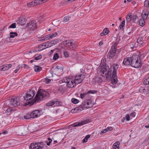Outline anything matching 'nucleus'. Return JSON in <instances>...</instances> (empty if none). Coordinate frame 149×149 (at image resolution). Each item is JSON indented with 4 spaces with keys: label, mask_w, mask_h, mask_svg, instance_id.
<instances>
[{
    "label": "nucleus",
    "mask_w": 149,
    "mask_h": 149,
    "mask_svg": "<svg viewBox=\"0 0 149 149\" xmlns=\"http://www.w3.org/2000/svg\"><path fill=\"white\" fill-rule=\"evenodd\" d=\"M48 93L47 91L40 89L38 91L34 98L33 99L34 101H29L27 102H36L45 100L48 98Z\"/></svg>",
    "instance_id": "1"
},
{
    "label": "nucleus",
    "mask_w": 149,
    "mask_h": 149,
    "mask_svg": "<svg viewBox=\"0 0 149 149\" xmlns=\"http://www.w3.org/2000/svg\"><path fill=\"white\" fill-rule=\"evenodd\" d=\"M141 62L140 56L137 55H133L131 57L130 65L135 68H137L140 67Z\"/></svg>",
    "instance_id": "2"
},
{
    "label": "nucleus",
    "mask_w": 149,
    "mask_h": 149,
    "mask_svg": "<svg viewBox=\"0 0 149 149\" xmlns=\"http://www.w3.org/2000/svg\"><path fill=\"white\" fill-rule=\"evenodd\" d=\"M112 67H113V71L111 82L113 84H116L118 81L117 79L116 71L118 68V65L117 64H114L111 66V68H112Z\"/></svg>",
    "instance_id": "3"
},
{
    "label": "nucleus",
    "mask_w": 149,
    "mask_h": 149,
    "mask_svg": "<svg viewBox=\"0 0 149 149\" xmlns=\"http://www.w3.org/2000/svg\"><path fill=\"white\" fill-rule=\"evenodd\" d=\"M117 45V43L114 42L113 45L111 47L109 53V55L108 56L109 58H112L115 56L116 53V50H117L116 47Z\"/></svg>",
    "instance_id": "4"
},
{
    "label": "nucleus",
    "mask_w": 149,
    "mask_h": 149,
    "mask_svg": "<svg viewBox=\"0 0 149 149\" xmlns=\"http://www.w3.org/2000/svg\"><path fill=\"white\" fill-rule=\"evenodd\" d=\"M6 102H24V98L22 96L15 97L13 96L9 97L7 101Z\"/></svg>",
    "instance_id": "5"
},
{
    "label": "nucleus",
    "mask_w": 149,
    "mask_h": 149,
    "mask_svg": "<svg viewBox=\"0 0 149 149\" xmlns=\"http://www.w3.org/2000/svg\"><path fill=\"white\" fill-rule=\"evenodd\" d=\"M34 91L32 90H30L26 94L25 97H23L24 101V100L29 101L32 99L34 96Z\"/></svg>",
    "instance_id": "6"
},
{
    "label": "nucleus",
    "mask_w": 149,
    "mask_h": 149,
    "mask_svg": "<svg viewBox=\"0 0 149 149\" xmlns=\"http://www.w3.org/2000/svg\"><path fill=\"white\" fill-rule=\"evenodd\" d=\"M64 82L66 83L67 87L69 88L74 87L76 84L75 81H74L72 79L69 78L66 79V81Z\"/></svg>",
    "instance_id": "7"
},
{
    "label": "nucleus",
    "mask_w": 149,
    "mask_h": 149,
    "mask_svg": "<svg viewBox=\"0 0 149 149\" xmlns=\"http://www.w3.org/2000/svg\"><path fill=\"white\" fill-rule=\"evenodd\" d=\"M94 103H82L79 107V109L80 111L84 109L85 108L88 109L93 107Z\"/></svg>",
    "instance_id": "8"
},
{
    "label": "nucleus",
    "mask_w": 149,
    "mask_h": 149,
    "mask_svg": "<svg viewBox=\"0 0 149 149\" xmlns=\"http://www.w3.org/2000/svg\"><path fill=\"white\" fill-rule=\"evenodd\" d=\"M36 23L34 21H31L27 24L26 28L29 29L34 30L37 28Z\"/></svg>",
    "instance_id": "9"
},
{
    "label": "nucleus",
    "mask_w": 149,
    "mask_h": 149,
    "mask_svg": "<svg viewBox=\"0 0 149 149\" xmlns=\"http://www.w3.org/2000/svg\"><path fill=\"white\" fill-rule=\"evenodd\" d=\"M64 42L63 45L68 47L70 49L74 50L75 49V46H73L74 44L71 40H65Z\"/></svg>",
    "instance_id": "10"
},
{
    "label": "nucleus",
    "mask_w": 149,
    "mask_h": 149,
    "mask_svg": "<svg viewBox=\"0 0 149 149\" xmlns=\"http://www.w3.org/2000/svg\"><path fill=\"white\" fill-rule=\"evenodd\" d=\"M89 122V120L87 119L83 121H82L80 122L74 123L73 124L69 125V127H70V126L74 127L77 126H79L88 123Z\"/></svg>",
    "instance_id": "11"
},
{
    "label": "nucleus",
    "mask_w": 149,
    "mask_h": 149,
    "mask_svg": "<svg viewBox=\"0 0 149 149\" xmlns=\"http://www.w3.org/2000/svg\"><path fill=\"white\" fill-rule=\"evenodd\" d=\"M85 76L83 74H81L76 76L75 77V80L77 84L81 83L84 79Z\"/></svg>",
    "instance_id": "12"
},
{
    "label": "nucleus",
    "mask_w": 149,
    "mask_h": 149,
    "mask_svg": "<svg viewBox=\"0 0 149 149\" xmlns=\"http://www.w3.org/2000/svg\"><path fill=\"white\" fill-rule=\"evenodd\" d=\"M40 111L39 110H36L33 111L30 114L31 118H36L39 116V112Z\"/></svg>",
    "instance_id": "13"
},
{
    "label": "nucleus",
    "mask_w": 149,
    "mask_h": 149,
    "mask_svg": "<svg viewBox=\"0 0 149 149\" xmlns=\"http://www.w3.org/2000/svg\"><path fill=\"white\" fill-rule=\"evenodd\" d=\"M131 61V57L125 58L123 61V63L125 65H130Z\"/></svg>",
    "instance_id": "14"
},
{
    "label": "nucleus",
    "mask_w": 149,
    "mask_h": 149,
    "mask_svg": "<svg viewBox=\"0 0 149 149\" xmlns=\"http://www.w3.org/2000/svg\"><path fill=\"white\" fill-rule=\"evenodd\" d=\"M46 105L47 107L50 106L52 107H55L61 106L60 103H47Z\"/></svg>",
    "instance_id": "15"
},
{
    "label": "nucleus",
    "mask_w": 149,
    "mask_h": 149,
    "mask_svg": "<svg viewBox=\"0 0 149 149\" xmlns=\"http://www.w3.org/2000/svg\"><path fill=\"white\" fill-rule=\"evenodd\" d=\"M12 65L11 64L6 65L3 66L0 70L2 71H5L8 70L9 68L11 67Z\"/></svg>",
    "instance_id": "16"
},
{
    "label": "nucleus",
    "mask_w": 149,
    "mask_h": 149,
    "mask_svg": "<svg viewBox=\"0 0 149 149\" xmlns=\"http://www.w3.org/2000/svg\"><path fill=\"white\" fill-rule=\"evenodd\" d=\"M42 46L44 47L42 49V50L47 48L48 47H51V45L50 44L49 41L42 44Z\"/></svg>",
    "instance_id": "17"
},
{
    "label": "nucleus",
    "mask_w": 149,
    "mask_h": 149,
    "mask_svg": "<svg viewBox=\"0 0 149 149\" xmlns=\"http://www.w3.org/2000/svg\"><path fill=\"white\" fill-rule=\"evenodd\" d=\"M31 149H39L38 145L37 143H32L30 146Z\"/></svg>",
    "instance_id": "18"
},
{
    "label": "nucleus",
    "mask_w": 149,
    "mask_h": 149,
    "mask_svg": "<svg viewBox=\"0 0 149 149\" xmlns=\"http://www.w3.org/2000/svg\"><path fill=\"white\" fill-rule=\"evenodd\" d=\"M109 32L108 29L106 28L103 30V32L102 33H100V35L101 36H102L104 35H106Z\"/></svg>",
    "instance_id": "19"
},
{
    "label": "nucleus",
    "mask_w": 149,
    "mask_h": 149,
    "mask_svg": "<svg viewBox=\"0 0 149 149\" xmlns=\"http://www.w3.org/2000/svg\"><path fill=\"white\" fill-rule=\"evenodd\" d=\"M110 69L107 71V72H105V75H107L106 78H112V76H111V71L110 70Z\"/></svg>",
    "instance_id": "20"
},
{
    "label": "nucleus",
    "mask_w": 149,
    "mask_h": 149,
    "mask_svg": "<svg viewBox=\"0 0 149 149\" xmlns=\"http://www.w3.org/2000/svg\"><path fill=\"white\" fill-rule=\"evenodd\" d=\"M120 143L118 141L114 143L113 146V149H119Z\"/></svg>",
    "instance_id": "21"
},
{
    "label": "nucleus",
    "mask_w": 149,
    "mask_h": 149,
    "mask_svg": "<svg viewBox=\"0 0 149 149\" xmlns=\"http://www.w3.org/2000/svg\"><path fill=\"white\" fill-rule=\"evenodd\" d=\"M143 85H140L138 86V88L139 89V92L143 94V91L145 90V87H143Z\"/></svg>",
    "instance_id": "22"
},
{
    "label": "nucleus",
    "mask_w": 149,
    "mask_h": 149,
    "mask_svg": "<svg viewBox=\"0 0 149 149\" xmlns=\"http://www.w3.org/2000/svg\"><path fill=\"white\" fill-rule=\"evenodd\" d=\"M137 42L141 45V46H143L145 44V43L143 42L142 38H139L137 40Z\"/></svg>",
    "instance_id": "23"
},
{
    "label": "nucleus",
    "mask_w": 149,
    "mask_h": 149,
    "mask_svg": "<svg viewBox=\"0 0 149 149\" xmlns=\"http://www.w3.org/2000/svg\"><path fill=\"white\" fill-rule=\"evenodd\" d=\"M130 14L131 13H129L128 14L126 17V22L127 23H129L131 20L132 18V16Z\"/></svg>",
    "instance_id": "24"
},
{
    "label": "nucleus",
    "mask_w": 149,
    "mask_h": 149,
    "mask_svg": "<svg viewBox=\"0 0 149 149\" xmlns=\"http://www.w3.org/2000/svg\"><path fill=\"white\" fill-rule=\"evenodd\" d=\"M27 6L30 7H32L34 6H36L35 0L28 3Z\"/></svg>",
    "instance_id": "25"
},
{
    "label": "nucleus",
    "mask_w": 149,
    "mask_h": 149,
    "mask_svg": "<svg viewBox=\"0 0 149 149\" xmlns=\"http://www.w3.org/2000/svg\"><path fill=\"white\" fill-rule=\"evenodd\" d=\"M50 44L51 45V46L52 45L57 44L59 42V40L57 39H56L54 40L49 41Z\"/></svg>",
    "instance_id": "26"
},
{
    "label": "nucleus",
    "mask_w": 149,
    "mask_h": 149,
    "mask_svg": "<svg viewBox=\"0 0 149 149\" xmlns=\"http://www.w3.org/2000/svg\"><path fill=\"white\" fill-rule=\"evenodd\" d=\"M148 14H147L146 12H143L141 14L142 18L143 19H147Z\"/></svg>",
    "instance_id": "27"
},
{
    "label": "nucleus",
    "mask_w": 149,
    "mask_h": 149,
    "mask_svg": "<svg viewBox=\"0 0 149 149\" xmlns=\"http://www.w3.org/2000/svg\"><path fill=\"white\" fill-rule=\"evenodd\" d=\"M42 70V68L38 65L35 66L34 67V70L35 72H38Z\"/></svg>",
    "instance_id": "28"
},
{
    "label": "nucleus",
    "mask_w": 149,
    "mask_h": 149,
    "mask_svg": "<svg viewBox=\"0 0 149 149\" xmlns=\"http://www.w3.org/2000/svg\"><path fill=\"white\" fill-rule=\"evenodd\" d=\"M10 38H14L15 36H17L18 34L16 32H10Z\"/></svg>",
    "instance_id": "29"
},
{
    "label": "nucleus",
    "mask_w": 149,
    "mask_h": 149,
    "mask_svg": "<svg viewBox=\"0 0 149 149\" xmlns=\"http://www.w3.org/2000/svg\"><path fill=\"white\" fill-rule=\"evenodd\" d=\"M106 67V66H104V65L103 67L101 69L100 72L101 73H102V74H105V72L107 70V68Z\"/></svg>",
    "instance_id": "30"
},
{
    "label": "nucleus",
    "mask_w": 149,
    "mask_h": 149,
    "mask_svg": "<svg viewBox=\"0 0 149 149\" xmlns=\"http://www.w3.org/2000/svg\"><path fill=\"white\" fill-rule=\"evenodd\" d=\"M49 34L45 36V37H42V39L39 40V41H41L42 40H49L50 38H49Z\"/></svg>",
    "instance_id": "31"
},
{
    "label": "nucleus",
    "mask_w": 149,
    "mask_h": 149,
    "mask_svg": "<svg viewBox=\"0 0 149 149\" xmlns=\"http://www.w3.org/2000/svg\"><path fill=\"white\" fill-rule=\"evenodd\" d=\"M23 19H22L21 18H19L18 20H17V22L18 24H19L21 25H24L25 24L24 21L23 22Z\"/></svg>",
    "instance_id": "32"
},
{
    "label": "nucleus",
    "mask_w": 149,
    "mask_h": 149,
    "mask_svg": "<svg viewBox=\"0 0 149 149\" xmlns=\"http://www.w3.org/2000/svg\"><path fill=\"white\" fill-rule=\"evenodd\" d=\"M149 93V87H148L147 88H145V90L143 91V94L145 95Z\"/></svg>",
    "instance_id": "33"
},
{
    "label": "nucleus",
    "mask_w": 149,
    "mask_h": 149,
    "mask_svg": "<svg viewBox=\"0 0 149 149\" xmlns=\"http://www.w3.org/2000/svg\"><path fill=\"white\" fill-rule=\"evenodd\" d=\"M38 145V147L39 149L42 148L44 146L43 143L42 142L37 143Z\"/></svg>",
    "instance_id": "34"
},
{
    "label": "nucleus",
    "mask_w": 149,
    "mask_h": 149,
    "mask_svg": "<svg viewBox=\"0 0 149 149\" xmlns=\"http://www.w3.org/2000/svg\"><path fill=\"white\" fill-rule=\"evenodd\" d=\"M90 136V135H87L83 139L82 141L83 142H86L87 141L88 139Z\"/></svg>",
    "instance_id": "35"
},
{
    "label": "nucleus",
    "mask_w": 149,
    "mask_h": 149,
    "mask_svg": "<svg viewBox=\"0 0 149 149\" xmlns=\"http://www.w3.org/2000/svg\"><path fill=\"white\" fill-rule=\"evenodd\" d=\"M36 6L42 4L41 0H35Z\"/></svg>",
    "instance_id": "36"
},
{
    "label": "nucleus",
    "mask_w": 149,
    "mask_h": 149,
    "mask_svg": "<svg viewBox=\"0 0 149 149\" xmlns=\"http://www.w3.org/2000/svg\"><path fill=\"white\" fill-rule=\"evenodd\" d=\"M144 6L146 7H149V0H146L144 2Z\"/></svg>",
    "instance_id": "37"
},
{
    "label": "nucleus",
    "mask_w": 149,
    "mask_h": 149,
    "mask_svg": "<svg viewBox=\"0 0 149 149\" xmlns=\"http://www.w3.org/2000/svg\"><path fill=\"white\" fill-rule=\"evenodd\" d=\"M24 118L25 119H28L30 118H31L30 114H27L25 116H24Z\"/></svg>",
    "instance_id": "38"
},
{
    "label": "nucleus",
    "mask_w": 149,
    "mask_h": 149,
    "mask_svg": "<svg viewBox=\"0 0 149 149\" xmlns=\"http://www.w3.org/2000/svg\"><path fill=\"white\" fill-rule=\"evenodd\" d=\"M125 23V20H124L121 23L122 24H120V25L119 27L120 29L123 28V27L124 26Z\"/></svg>",
    "instance_id": "39"
},
{
    "label": "nucleus",
    "mask_w": 149,
    "mask_h": 149,
    "mask_svg": "<svg viewBox=\"0 0 149 149\" xmlns=\"http://www.w3.org/2000/svg\"><path fill=\"white\" fill-rule=\"evenodd\" d=\"M144 19H143V20H141V19L139 21V24L141 26H143L144 25Z\"/></svg>",
    "instance_id": "40"
},
{
    "label": "nucleus",
    "mask_w": 149,
    "mask_h": 149,
    "mask_svg": "<svg viewBox=\"0 0 149 149\" xmlns=\"http://www.w3.org/2000/svg\"><path fill=\"white\" fill-rule=\"evenodd\" d=\"M57 33L56 32L53 34H49V38H50V39H52L53 37H55L57 35Z\"/></svg>",
    "instance_id": "41"
},
{
    "label": "nucleus",
    "mask_w": 149,
    "mask_h": 149,
    "mask_svg": "<svg viewBox=\"0 0 149 149\" xmlns=\"http://www.w3.org/2000/svg\"><path fill=\"white\" fill-rule=\"evenodd\" d=\"M97 91L95 90H90L86 92L87 94L89 93L94 94L97 92Z\"/></svg>",
    "instance_id": "42"
},
{
    "label": "nucleus",
    "mask_w": 149,
    "mask_h": 149,
    "mask_svg": "<svg viewBox=\"0 0 149 149\" xmlns=\"http://www.w3.org/2000/svg\"><path fill=\"white\" fill-rule=\"evenodd\" d=\"M59 57L58 54L57 53H56L54 56H53V59L54 60H56Z\"/></svg>",
    "instance_id": "43"
},
{
    "label": "nucleus",
    "mask_w": 149,
    "mask_h": 149,
    "mask_svg": "<svg viewBox=\"0 0 149 149\" xmlns=\"http://www.w3.org/2000/svg\"><path fill=\"white\" fill-rule=\"evenodd\" d=\"M138 18L137 16L136 15H133L132 16V22H135L136 19Z\"/></svg>",
    "instance_id": "44"
},
{
    "label": "nucleus",
    "mask_w": 149,
    "mask_h": 149,
    "mask_svg": "<svg viewBox=\"0 0 149 149\" xmlns=\"http://www.w3.org/2000/svg\"><path fill=\"white\" fill-rule=\"evenodd\" d=\"M42 58V56L41 55H38L37 56L35 57L34 59L36 61H38L39 59H41Z\"/></svg>",
    "instance_id": "45"
},
{
    "label": "nucleus",
    "mask_w": 149,
    "mask_h": 149,
    "mask_svg": "<svg viewBox=\"0 0 149 149\" xmlns=\"http://www.w3.org/2000/svg\"><path fill=\"white\" fill-rule=\"evenodd\" d=\"M16 27V24L15 23L11 24L9 27L10 28H15Z\"/></svg>",
    "instance_id": "46"
},
{
    "label": "nucleus",
    "mask_w": 149,
    "mask_h": 149,
    "mask_svg": "<svg viewBox=\"0 0 149 149\" xmlns=\"http://www.w3.org/2000/svg\"><path fill=\"white\" fill-rule=\"evenodd\" d=\"M72 102H79V100L77 99L72 98L71 99Z\"/></svg>",
    "instance_id": "47"
},
{
    "label": "nucleus",
    "mask_w": 149,
    "mask_h": 149,
    "mask_svg": "<svg viewBox=\"0 0 149 149\" xmlns=\"http://www.w3.org/2000/svg\"><path fill=\"white\" fill-rule=\"evenodd\" d=\"M87 95V94L86 93V92L85 93L83 94H82V93L81 94H80L81 98V99L83 98H84V97L85 96Z\"/></svg>",
    "instance_id": "48"
},
{
    "label": "nucleus",
    "mask_w": 149,
    "mask_h": 149,
    "mask_svg": "<svg viewBox=\"0 0 149 149\" xmlns=\"http://www.w3.org/2000/svg\"><path fill=\"white\" fill-rule=\"evenodd\" d=\"M143 83L144 85H145L149 84V82H148V79H145L144 80Z\"/></svg>",
    "instance_id": "49"
},
{
    "label": "nucleus",
    "mask_w": 149,
    "mask_h": 149,
    "mask_svg": "<svg viewBox=\"0 0 149 149\" xmlns=\"http://www.w3.org/2000/svg\"><path fill=\"white\" fill-rule=\"evenodd\" d=\"M34 103H25L23 105V106H26L27 105H29V106L33 105Z\"/></svg>",
    "instance_id": "50"
},
{
    "label": "nucleus",
    "mask_w": 149,
    "mask_h": 149,
    "mask_svg": "<svg viewBox=\"0 0 149 149\" xmlns=\"http://www.w3.org/2000/svg\"><path fill=\"white\" fill-rule=\"evenodd\" d=\"M56 68L58 70H60L61 72L63 71V69L62 67L59 66H56Z\"/></svg>",
    "instance_id": "51"
},
{
    "label": "nucleus",
    "mask_w": 149,
    "mask_h": 149,
    "mask_svg": "<svg viewBox=\"0 0 149 149\" xmlns=\"http://www.w3.org/2000/svg\"><path fill=\"white\" fill-rule=\"evenodd\" d=\"M11 105L14 106V107H16L18 105H19L20 103H11Z\"/></svg>",
    "instance_id": "52"
},
{
    "label": "nucleus",
    "mask_w": 149,
    "mask_h": 149,
    "mask_svg": "<svg viewBox=\"0 0 149 149\" xmlns=\"http://www.w3.org/2000/svg\"><path fill=\"white\" fill-rule=\"evenodd\" d=\"M64 56L66 57H68L69 56V54H68V52H64Z\"/></svg>",
    "instance_id": "53"
},
{
    "label": "nucleus",
    "mask_w": 149,
    "mask_h": 149,
    "mask_svg": "<svg viewBox=\"0 0 149 149\" xmlns=\"http://www.w3.org/2000/svg\"><path fill=\"white\" fill-rule=\"evenodd\" d=\"M107 129V131H111L113 130V128L112 127H108L106 129Z\"/></svg>",
    "instance_id": "54"
},
{
    "label": "nucleus",
    "mask_w": 149,
    "mask_h": 149,
    "mask_svg": "<svg viewBox=\"0 0 149 149\" xmlns=\"http://www.w3.org/2000/svg\"><path fill=\"white\" fill-rule=\"evenodd\" d=\"M107 132V129H105L104 130L101 131V132H100V134H101V135H102L104 133H106Z\"/></svg>",
    "instance_id": "55"
},
{
    "label": "nucleus",
    "mask_w": 149,
    "mask_h": 149,
    "mask_svg": "<svg viewBox=\"0 0 149 149\" xmlns=\"http://www.w3.org/2000/svg\"><path fill=\"white\" fill-rule=\"evenodd\" d=\"M13 111V109H10V108H9L6 111V113H8L10 112Z\"/></svg>",
    "instance_id": "56"
},
{
    "label": "nucleus",
    "mask_w": 149,
    "mask_h": 149,
    "mask_svg": "<svg viewBox=\"0 0 149 149\" xmlns=\"http://www.w3.org/2000/svg\"><path fill=\"white\" fill-rule=\"evenodd\" d=\"M45 82L47 83H49L51 81L50 79H48L47 78L45 79Z\"/></svg>",
    "instance_id": "57"
},
{
    "label": "nucleus",
    "mask_w": 149,
    "mask_h": 149,
    "mask_svg": "<svg viewBox=\"0 0 149 149\" xmlns=\"http://www.w3.org/2000/svg\"><path fill=\"white\" fill-rule=\"evenodd\" d=\"M135 116V113L133 112L130 114V116L132 117H134Z\"/></svg>",
    "instance_id": "58"
},
{
    "label": "nucleus",
    "mask_w": 149,
    "mask_h": 149,
    "mask_svg": "<svg viewBox=\"0 0 149 149\" xmlns=\"http://www.w3.org/2000/svg\"><path fill=\"white\" fill-rule=\"evenodd\" d=\"M126 119L127 120H130V116L128 114L125 117Z\"/></svg>",
    "instance_id": "59"
},
{
    "label": "nucleus",
    "mask_w": 149,
    "mask_h": 149,
    "mask_svg": "<svg viewBox=\"0 0 149 149\" xmlns=\"http://www.w3.org/2000/svg\"><path fill=\"white\" fill-rule=\"evenodd\" d=\"M86 101L87 102V103H88V102H92V101L91 100V98H90V99H86Z\"/></svg>",
    "instance_id": "60"
},
{
    "label": "nucleus",
    "mask_w": 149,
    "mask_h": 149,
    "mask_svg": "<svg viewBox=\"0 0 149 149\" xmlns=\"http://www.w3.org/2000/svg\"><path fill=\"white\" fill-rule=\"evenodd\" d=\"M64 20L65 22H67L69 20V18L68 17H65L64 18Z\"/></svg>",
    "instance_id": "61"
},
{
    "label": "nucleus",
    "mask_w": 149,
    "mask_h": 149,
    "mask_svg": "<svg viewBox=\"0 0 149 149\" xmlns=\"http://www.w3.org/2000/svg\"><path fill=\"white\" fill-rule=\"evenodd\" d=\"M48 0H41L42 3H45Z\"/></svg>",
    "instance_id": "62"
},
{
    "label": "nucleus",
    "mask_w": 149,
    "mask_h": 149,
    "mask_svg": "<svg viewBox=\"0 0 149 149\" xmlns=\"http://www.w3.org/2000/svg\"><path fill=\"white\" fill-rule=\"evenodd\" d=\"M1 133V134H7V131H4V132H2Z\"/></svg>",
    "instance_id": "63"
},
{
    "label": "nucleus",
    "mask_w": 149,
    "mask_h": 149,
    "mask_svg": "<svg viewBox=\"0 0 149 149\" xmlns=\"http://www.w3.org/2000/svg\"><path fill=\"white\" fill-rule=\"evenodd\" d=\"M103 44V42H99V44L100 46L101 45Z\"/></svg>",
    "instance_id": "64"
}]
</instances>
